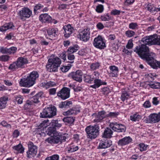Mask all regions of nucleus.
Listing matches in <instances>:
<instances>
[{"label":"nucleus","mask_w":160,"mask_h":160,"mask_svg":"<svg viewBox=\"0 0 160 160\" xmlns=\"http://www.w3.org/2000/svg\"><path fill=\"white\" fill-rule=\"evenodd\" d=\"M72 66V65L69 64L68 66H64L61 68L60 69L62 72H67L70 68Z\"/></svg>","instance_id":"3c124183"},{"label":"nucleus","mask_w":160,"mask_h":160,"mask_svg":"<svg viewBox=\"0 0 160 160\" xmlns=\"http://www.w3.org/2000/svg\"><path fill=\"white\" fill-rule=\"evenodd\" d=\"M100 66V63L98 62L92 63L90 65V69L92 71H94L98 68Z\"/></svg>","instance_id":"a19ab883"},{"label":"nucleus","mask_w":160,"mask_h":160,"mask_svg":"<svg viewBox=\"0 0 160 160\" xmlns=\"http://www.w3.org/2000/svg\"><path fill=\"white\" fill-rule=\"evenodd\" d=\"M88 138L92 139L96 138L99 135L100 127L98 124L89 125L85 129Z\"/></svg>","instance_id":"20e7f679"},{"label":"nucleus","mask_w":160,"mask_h":160,"mask_svg":"<svg viewBox=\"0 0 160 160\" xmlns=\"http://www.w3.org/2000/svg\"><path fill=\"white\" fill-rule=\"evenodd\" d=\"M160 121V118L156 113L151 114L146 120L147 123H157Z\"/></svg>","instance_id":"4468645a"},{"label":"nucleus","mask_w":160,"mask_h":160,"mask_svg":"<svg viewBox=\"0 0 160 160\" xmlns=\"http://www.w3.org/2000/svg\"><path fill=\"white\" fill-rule=\"evenodd\" d=\"M10 57L7 55H2L0 57V61L2 62L8 61Z\"/></svg>","instance_id":"603ef678"},{"label":"nucleus","mask_w":160,"mask_h":160,"mask_svg":"<svg viewBox=\"0 0 160 160\" xmlns=\"http://www.w3.org/2000/svg\"><path fill=\"white\" fill-rule=\"evenodd\" d=\"M75 120V118L73 117H67L64 118L62 120L64 122L68 124H72L73 122Z\"/></svg>","instance_id":"72a5a7b5"},{"label":"nucleus","mask_w":160,"mask_h":160,"mask_svg":"<svg viewBox=\"0 0 160 160\" xmlns=\"http://www.w3.org/2000/svg\"><path fill=\"white\" fill-rule=\"evenodd\" d=\"M100 19L102 21H108L110 19V17L108 14L101 16Z\"/></svg>","instance_id":"49530a36"},{"label":"nucleus","mask_w":160,"mask_h":160,"mask_svg":"<svg viewBox=\"0 0 160 160\" xmlns=\"http://www.w3.org/2000/svg\"><path fill=\"white\" fill-rule=\"evenodd\" d=\"M47 134L49 136H54L56 133V128L54 127H49L46 131Z\"/></svg>","instance_id":"c85d7f7f"},{"label":"nucleus","mask_w":160,"mask_h":160,"mask_svg":"<svg viewBox=\"0 0 160 160\" xmlns=\"http://www.w3.org/2000/svg\"><path fill=\"white\" fill-rule=\"evenodd\" d=\"M119 114L118 112H110L106 115V117L114 118L117 117Z\"/></svg>","instance_id":"79ce46f5"},{"label":"nucleus","mask_w":160,"mask_h":160,"mask_svg":"<svg viewBox=\"0 0 160 160\" xmlns=\"http://www.w3.org/2000/svg\"><path fill=\"white\" fill-rule=\"evenodd\" d=\"M150 88H154L159 89H160V83L158 82H155L153 83H150L148 84Z\"/></svg>","instance_id":"e433bc0d"},{"label":"nucleus","mask_w":160,"mask_h":160,"mask_svg":"<svg viewBox=\"0 0 160 160\" xmlns=\"http://www.w3.org/2000/svg\"><path fill=\"white\" fill-rule=\"evenodd\" d=\"M93 44L95 47L101 49H104L106 47L105 43L102 37L100 36L94 38Z\"/></svg>","instance_id":"9d476101"},{"label":"nucleus","mask_w":160,"mask_h":160,"mask_svg":"<svg viewBox=\"0 0 160 160\" xmlns=\"http://www.w3.org/2000/svg\"><path fill=\"white\" fill-rule=\"evenodd\" d=\"M18 14L21 19L29 18L32 14V11L28 8L24 7L19 11Z\"/></svg>","instance_id":"6e6552de"},{"label":"nucleus","mask_w":160,"mask_h":160,"mask_svg":"<svg viewBox=\"0 0 160 160\" xmlns=\"http://www.w3.org/2000/svg\"><path fill=\"white\" fill-rule=\"evenodd\" d=\"M78 146L72 147L68 150V152H73L78 150Z\"/></svg>","instance_id":"680f3d73"},{"label":"nucleus","mask_w":160,"mask_h":160,"mask_svg":"<svg viewBox=\"0 0 160 160\" xmlns=\"http://www.w3.org/2000/svg\"><path fill=\"white\" fill-rule=\"evenodd\" d=\"M72 104V102L71 101L66 100L61 102L58 104V107L60 108H68L71 107Z\"/></svg>","instance_id":"4be33fe9"},{"label":"nucleus","mask_w":160,"mask_h":160,"mask_svg":"<svg viewBox=\"0 0 160 160\" xmlns=\"http://www.w3.org/2000/svg\"><path fill=\"white\" fill-rule=\"evenodd\" d=\"M106 112L104 110L99 112L97 115L93 114V115H95V118L93 120L94 122H101L103 119L106 118L105 115Z\"/></svg>","instance_id":"2eb2a0df"},{"label":"nucleus","mask_w":160,"mask_h":160,"mask_svg":"<svg viewBox=\"0 0 160 160\" xmlns=\"http://www.w3.org/2000/svg\"><path fill=\"white\" fill-rule=\"evenodd\" d=\"M112 131L109 128H107L102 134V137L106 138H110L112 137Z\"/></svg>","instance_id":"5701e85b"},{"label":"nucleus","mask_w":160,"mask_h":160,"mask_svg":"<svg viewBox=\"0 0 160 160\" xmlns=\"http://www.w3.org/2000/svg\"><path fill=\"white\" fill-rule=\"evenodd\" d=\"M43 7V6L42 4L38 3L36 4L34 7V12L35 13H36L38 10H40Z\"/></svg>","instance_id":"8fccbe9b"},{"label":"nucleus","mask_w":160,"mask_h":160,"mask_svg":"<svg viewBox=\"0 0 160 160\" xmlns=\"http://www.w3.org/2000/svg\"><path fill=\"white\" fill-rule=\"evenodd\" d=\"M53 136V137H51L46 139L45 141L51 144L58 143L59 142H62V141H61L60 135L57 136L54 135Z\"/></svg>","instance_id":"aec40b11"},{"label":"nucleus","mask_w":160,"mask_h":160,"mask_svg":"<svg viewBox=\"0 0 160 160\" xmlns=\"http://www.w3.org/2000/svg\"><path fill=\"white\" fill-rule=\"evenodd\" d=\"M56 85L55 83L53 82L49 81L47 82L45 84V86L46 88H49L50 87H52Z\"/></svg>","instance_id":"bf43d9fd"},{"label":"nucleus","mask_w":160,"mask_h":160,"mask_svg":"<svg viewBox=\"0 0 160 160\" xmlns=\"http://www.w3.org/2000/svg\"><path fill=\"white\" fill-rule=\"evenodd\" d=\"M0 52L2 54H9L8 49L3 47H0Z\"/></svg>","instance_id":"5fc2aeb1"},{"label":"nucleus","mask_w":160,"mask_h":160,"mask_svg":"<svg viewBox=\"0 0 160 160\" xmlns=\"http://www.w3.org/2000/svg\"><path fill=\"white\" fill-rule=\"evenodd\" d=\"M6 99L4 98H0V109H2L5 107Z\"/></svg>","instance_id":"58836bf2"},{"label":"nucleus","mask_w":160,"mask_h":160,"mask_svg":"<svg viewBox=\"0 0 160 160\" xmlns=\"http://www.w3.org/2000/svg\"><path fill=\"white\" fill-rule=\"evenodd\" d=\"M8 49L9 54H13L15 53L17 48L16 47H12Z\"/></svg>","instance_id":"6e6d98bb"},{"label":"nucleus","mask_w":160,"mask_h":160,"mask_svg":"<svg viewBox=\"0 0 160 160\" xmlns=\"http://www.w3.org/2000/svg\"><path fill=\"white\" fill-rule=\"evenodd\" d=\"M135 34V32L132 30H128L125 32V35L127 37L131 38L134 36Z\"/></svg>","instance_id":"09e8293b"},{"label":"nucleus","mask_w":160,"mask_h":160,"mask_svg":"<svg viewBox=\"0 0 160 160\" xmlns=\"http://www.w3.org/2000/svg\"><path fill=\"white\" fill-rule=\"evenodd\" d=\"M141 118L142 116L138 113H135L130 117V120L133 121H139Z\"/></svg>","instance_id":"2f4dec72"},{"label":"nucleus","mask_w":160,"mask_h":160,"mask_svg":"<svg viewBox=\"0 0 160 160\" xmlns=\"http://www.w3.org/2000/svg\"><path fill=\"white\" fill-rule=\"evenodd\" d=\"M45 160H59V156L57 154H54L46 158Z\"/></svg>","instance_id":"ea45409f"},{"label":"nucleus","mask_w":160,"mask_h":160,"mask_svg":"<svg viewBox=\"0 0 160 160\" xmlns=\"http://www.w3.org/2000/svg\"><path fill=\"white\" fill-rule=\"evenodd\" d=\"M112 145V141L110 140L102 139L100 142L99 147L100 148H107Z\"/></svg>","instance_id":"f3484780"},{"label":"nucleus","mask_w":160,"mask_h":160,"mask_svg":"<svg viewBox=\"0 0 160 160\" xmlns=\"http://www.w3.org/2000/svg\"><path fill=\"white\" fill-rule=\"evenodd\" d=\"M43 93L42 92H39L32 98V101L34 103H38L40 102L39 100L43 97Z\"/></svg>","instance_id":"393cba45"},{"label":"nucleus","mask_w":160,"mask_h":160,"mask_svg":"<svg viewBox=\"0 0 160 160\" xmlns=\"http://www.w3.org/2000/svg\"><path fill=\"white\" fill-rule=\"evenodd\" d=\"M61 63V59L59 58L51 56L48 59V64L46 66L47 70L51 72L57 71Z\"/></svg>","instance_id":"7ed1b4c3"},{"label":"nucleus","mask_w":160,"mask_h":160,"mask_svg":"<svg viewBox=\"0 0 160 160\" xmlns=\"http://www.w3.org/2000/svg\"><path fill=\"white\" fill-rule=\"evenodd\" d=\"M146 9L152 13H154L156 12V10L158 9H156V8L151 4H148L146 7Z\"/></svg>","instance_id":"4c0bfd02"},{"label":"nucleus","mask_w":160,"mask_h":160,"mask_svg":"<svg viewBox=\"0 0 160 160\" xmlns=\"http://www.w3.org/2000/svg\"><path fill=\"white\" fill-rule=\"evenodd\" d=\"M142 41L144 44L137 46L134 51L142 59L145 60L147 63L152 68H155L159 66L160 62L154 58L155 54L149 52V49L146 45L158 44L160 45V38H155L152 36H146L142 38Z\"/></svg>","instance_id":"f257e3e1"},{"label":"nucleus","mask_w":160,"mask_h":160,"mask_svg":"<svg viewBox=\"0 0 160 160\" xmlns=\"http://www.w3.org/2000/svg\"><path fill=\"white\" fill-rule=\"evenodd\" d=\"M57 109L53 106L43 109L40 113V117L41 118H52L56 115Z\"/></svg>","instance_id":"423d86ee"},{"label":"nucleus","mask_w":160,"mask_h":160,"mask_svg":"<svg viewBox=\"0 0 160 160\" xmlns=\"http://www.w3.org/2000/svg\"><path fill=\"white\" fill-rule=\"evenodd\" d=\"M28 150L27 152V157L29 158H31L36 154L37 148L31 142H29L28 143Z\"/></svg>","instance_id":"1a4fd4ad"},{"label":"nucleus","mask_w":160,"mask_h":160,"mask_svg":"<svg viewBox=\"0 0 160 160\" xmlns=\"http://www.w3.org/2000/svg\"><path fill=\"white\" fill-rule=\"evenodd\" d=\"M52 125L53 126V127H54L56 128V127H60L62 126L61 124L59 123L58 121L56 120L52 121Z\"/></svg>","instance_id":"864d4df0"},{"label":"nucleus","mask_w":160,"mask_h":160,"mask_svg":"<svg viewBox=\"0 0 160 160\" xmlns=\"http://www.w3.org/2000/svg\"><path fill=\"white\" fill-rule=\"evenodd\" d=\"M49 93L50 95H54L56 94V89L55 88H52L49 90Z\"/></svg>","instance_id":"338daca9"},{"label":"nucleus","mask_w":160,"mask_h":160,"mask_svg":"<svg viewBox=\"0 0 160 160\" xmlns=\"http://www.w3.org/2000/svg\"><path fill=\"white\" fill-rule=\"evenodd\" d=\"M63 29L64 31V36L66 38H68L70 36L73 30V28L70 24L64 26Z\"/></svg>","instance_id":"6ab92c4d"},{"label":"nucleus","mask_w":160,"mask_h":160,"mask_svg":"<svg viewBox=\"0 0 160 160\" xmlns=\"http://www.w3.org/2000/svg\"><path fill=\"white\" fill-rule=\"evenodd\" d=\"M65 53V52H62V53L59 54L60 55L59 56L64 61L66 60V55Z\"/></svg>","instance_id":"69168bd1"},{"label":"nucleus","mask_w":160,"mask_h":160,"mask_svg":"<svg viewBox=\"0 0 160 160\" xmlns=\"http://www.w3.org/2000/svg\"><path fill=\"white\" fill-rule=\"evenodd\" d=\"M13 148L15 150L17 151L19 153H23L24 151V149L22 145L20 144L14 146Z\"/></svg>","instance_id":"473e14b6"},{"label":"nucleus","mask_w":160,"mask_h":160,"mask_svg":"<svg viewBox=\"0 0 160 160\" xmlns=\"http://www.w3.org/2000/svg\"><path fill=\"white\" fill-rule=\"evenodd\" d=\"M104 10L103 6L101 4H99L98 5L95 9L96 11L98 13H102Z\"/></svg>","instance_id":"c03bdc74"},{"label":"nucleus","mask_w":160,"mask_h":160,"mask_svg":"<svg viewBox=\"0 0 160 160\" xmlns=\"http://www.w3.org/2000/svg\"><path fill=\"white\" fill-rule=\"evenodd\" d=\"M93 80L94 81V84L91 85L90 87L94 89L99 88L101 85H105L107 84L106 82H103L100 79H94Z\"/></svg>","instance_id":"b1692460"},{"label":"nucleus","mask_w":160,"mask_h":160,"mask_svg":"<svg viewBox=\"0 0 160 160\" xmlns=\"http://www.w3.org/2000/svg\"><path fill=\"white\" fill-rule=\"evenodd\" d=\"M15 101L18 102V104H21L22 103L23 100V98L20 95L16 96L15 97Z\"/></svg>","instance_id":"37998d69"},{"label":"nucleus","mask_w":160,"mask_h":160,"mask_svg":"<svg viewBox=\"0 0 160 160\" xmlns=\"http://www.w3.org/2000/svg\"><path fill=\"white\" fill-rule=\"evenodd\" d=\"M14 27L12 22L6 23L0 27V31L2 32H5L8 29L12 28Z\"/></svg>","instance_id":"a878e982"},{"label":"nucleus","mask_w":160,"mask_h":160,"mask_svg":"<svg viewBox=\"0 0 160 160\" xmlns=\"http://www.w3.org/2000/svg\"><path fill=\"white\" fill-rule=\"evenodd\" d=\"M82 72L80 70H78L75 72H72L70 73L69 77L74 80L80 82L82 81Z\"/></svg>","instance_id":"9b49d317"},{"label":"nucleus","mask_w":160,"mask_h":160,"mask_svg":"<svg viewBox=\"0 0 160 160\" xmlns=\"http://www.w3.org/2000/svg\"><path fill=\"white\" fill-rule=\"evenodd\" d=\"M110 70V74L112 77H117L118 72V69L117 67L115 66H112L109 67Z\"/></svg>","instance_id":"cd10ccee"},{"label":"nucleus","mask_w":160,"mask_h":160,"mask_svg":"<svg viewBox=\"0 0 160 160\" xmlns=\"http://www.w3.org/2000/svg\"><path fill=\"white\" fill-rule=\"evenodd\" d=\"M90 35L89 29H85L79 33L80 39L84 42H87L89 39Z\"/></svg>","instance_id":"ddd939ff"},{"label":"nucleus","mask_w":160,"mask_h":160,"mask_svg":"<svg viewBox=\"0 0 160 160\" xmlns=\"http://www.w3.org/2000/svg\"><path fill=\"white\" fill-rule=\"evenodd\" d=\"M132 139L130 136H126L119 140L118 146L122 147L127 145L132 142Z\"/></svg>","instance_id":"dca6fc26"},{"label":"nucleus","mask_w":160,"mask_h":160,"mask_svg":"<svg viewBox=\"0 0 160 160\" xmlns=\"http://www.w3.org/2000/svg\"><path fill=\"white\" fill-rule=\"evenodd\" d=\"M143 105L144 108H148L151 107V103L149 101L147 100L144 102Z\"/></svg>","instance_id":"052dcab7"},{"label":"nucleus","mask_w":160,"mask_h":160,"mask_svg":"<svg viewBox=\"0 0 160 160\" xmlns=\"http://www.w3.org/2000/svg\"><path fill=\"white\" fill-rule=\"evenodd\" d=\"M121 12V11L115 9L112 10L110 13L112 15H119Z\"/></svg>","instance_id":"4d7b16f0"},{"label":"nucleus","mask_w":160,"mask_h":160,"mask_svg":"<svg viewBox=\"0 0 160 160\" xmlns=\"http://www.w3.org/2000/svg\"><path fill=\"white\" fill-rule=\"evenodd\" d=\"M70 89L66 87H64L57 93V96L62 100H65L70 97Z\"/></svg>","instance_id":"f8f14e48"},{"label":"nucleus","mask_w":160,"mask_h":160,"mask_svg":"<svg viewBox=\"0 0 160 160\" xmlns=\"http://www.w3.org/2000/svg\"><path fill=\"white\" fill-rule=\"evenodd\" d=\"M47 33L48 35L52 38L55 37L57 35L58 30L57 28H49L47 30Z\"/></svg>","instance_id":"bb28decb"},{"label":"nucleus","mask_w":160,"mask_h":160,"mask_svg":"<svg viewBox=\"0 0 160 160\" xmlns=\"http://www.w3.org/2000/svg\"><path fill=\"white\" fill-rule=\"evenodd\" d=\"M68 60H70V61H68V62L71 63H72L74 62V60L75 59V56L74 55L72 54L68 53Z\"/></svg>","instance_id":"a18cd8bd"},{"label":"nucleus","mask_w":160,"mask_h":160,"mask_svg":"<svg viewBox=\"0 0 160 160\" xmlns=\"http://www.w3.org/2000/svg\"><path fill=\"white\" fill-rule=\"evenodd\" d=\"M94 78L89 75H86L84 76V80L85 82L89 83H92L94 80Z\"/></svg>","instance_id":"c9c22d12"},{"label":"nucleus","mask_w":160,"mask_h":160,"mask_svg":"<svg viewBox=\"0 0 160 160\" xmlns=\"http://www.w3.org/2000/svg\"><path fill=\"white\" fill-rule=\"evenodd\" d=\"M133 46V44L132 41H129L128 44H127L126 47L127 48L129 49H131Z\"/></svg>","instance_id":"0e129e2a"},{"label":"nucleus","mask_w":160,"mask_h":160,"mask_svg":"<svg viewBox=\"0 0 160 160\" xmlns=\"http://www.w3.org/2000/svg\"><path fill=\"white\" fill-rule=\"evenodd\" d=\"M48 121H49L47 119V120L42 121V122L40 123L39 126H38L39 128H37V132L38 134L41 135H43V134H45L43 132L44 128L46 127L47 125V123Z\"/></svg>","instance_id":"a211bd4d"},{"label":"nucleus","mask_w":160,"mask_h":160,"mask_svg":"<svg viewBox=\"0 0 160 160\" xmlns=\"http://www.w3.org/2000/svg\"><path fill=\"white\" fill-rule=\"evenodd\" d=\"M79 48V47L78 45H75L69 47L67 52L68 53L72 54L74 52H76Z\"/></svg>","instance_id":"c756f323"},{"label":"nucleus","mask_w":160,"mask_h":160,"mask_svg":"<svg viewBox=\"0 0 160 160\" xmlns=\"http://www.w3.org/2000/svg\"><path fill=\"white\" fill-rule=\"evenodd\" d=\"M139 146L140 148V150L141 152L146 151L147 150V146L145 145L143 143H140L139 144Z\"/></svg>","instance_id":"13d9d810"},{"label":"nucleus","mask_w":160,"mask_h":160,"mask_svg":"<svg viewBox=\"0 0 160 160\" xmlns=\"http://www.w3.org/2000/svg\"><path fill=\"white\" fill-rule=\"evenodd\" d=\"M109 126L114 131L118 132H125L126 130L125 125L115 122L110 123Z\"/></svg>","instance_id":"0eeeda50"},{"label":"nucleus","mask_w":160,"mask_h":160,"mask_svg":"<svg viewBox=\"0 0 160 160\" xmlns=\"http://www.w3.org/2000/svg\"><path fill=\"white\" fill-rule=\"evenodd\" d=\"M129 28L131 29L134 30L138 29V25L137 23L131 22L129 25Z\"/></svg>","instance_id":"de8ad7c7"},{"label":"nucleus","mask_w":160,"mask_h":160,"mask_svg":"<svg viewBox=\"0 0 160 160\" xmlns=\"http://www.w3.org/2000/svg\"><path fill=\"white\" fill-rule=\"evenodd\" d=\"M97 27L99 29H103L104 27L103 24L101 22H98L97 25Z\"/></svg>","instance_id":"774afa93"},{"label":"nucleus","mask_w":160,"mask_h":160,"mask_svg":"<svg viewBox=\"0 0 160 160\" xmlns=\"http://www.w3.org/2000/svg\"><path fill=\"white\" fill-rule=\"evenodd\" d=\"M102 92L103 93V94L107 95L109 92L110 90L109 88L106 87L102 89Z\"/></svg>","instance_id":"e2e57ef3"},{"label":"nucleus","mask_w":160,"mask_h":160,"mask_svg":"<svg viewBox=\"0 0 160 160\" xmlns=\"http://www.w3.org/2000/svg\"><path fill=\"white\" fill-rule=\"evenodd\" d=\"M75 108H72L67 111L63 112V114L64 116L76 114H77V111L75 110Z\"/></svg>","instance_id":"7c9ffc66"},{"label":"nucleus","mask_w":160,"mask_h":160,"mask_svg":"<svg viewBox=\"0 0 160 160\" xmlns=\"http://www.w3.org/2000/svg\"><path fill=\"white\" fill-rule=\"evenodd\" d=\"M129 96V95L128 93L126 91H123L122 92L121 98V100L123 102L127 100L128 99Z\"/></svg>","instance_id":"f704fd0d"},{"label":"nucleus","mask_w":160,"mask_h":160,"mask_svg":"<svg viewBox=\"0 0 160 160\" xmlns=\"http://www.w3.org/2000/svg\"><path fill=\"white\" fill-rule=\"evenodd\" d=\"M39 74L37 72L33 71L26 78L22 79L19 82L21 86L29 87L32 86L35 83L36 79L38 78Z\"/></svg>","instance_id":"f03ea898"},{"label":"nucleus","mask_w":160,"mask_h":160,"mask_svg":"<svg viewBox=\"0 0 160 160\" xmlns=\"http://www.w3.org/2000/svg\"><path fill=\"white\" fill-rule=\"evenodd\" d=\"M52 18L47 13L41 14L39 17V20L42 23L51 22Z\"/></svg>","instance_id":"412c9836"},{"label":"nucleus","mask_w":160,"mask_h":160,"mask_svg":"<svg viewBox=\"0 0 160 160\" xmlns=\"http://www.w3.org/2000/svg\"><path fill=\"white\" fill-rule=\"evenodd\" d=\"M28 63L27 59L23 57L18 58L17 60L10 64L8 69L13 71H16L19 68H23Z\"/></svg>","instance_id":"39448f33"}]
</instances>
